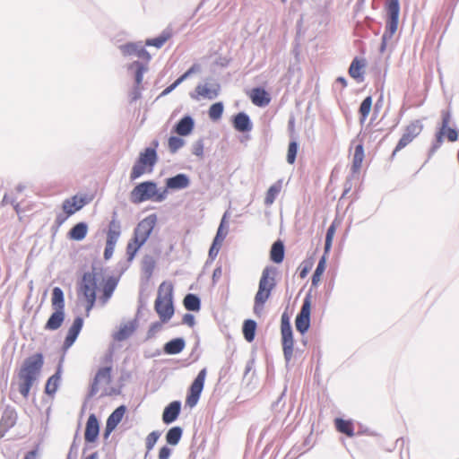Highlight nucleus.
<instances>
[{
    "mask_svg": "<svg viewBox=\"0 0 459 459\" xmlns=\"http://www.w3.org/2000/svg\"><path fill=\"white\" fill-rule=\"evenodd\" d=\"M43 365V355L41 353H35L28 357L18 370V391L24 398H28L32 385L39 377Z\"/></svg>",
    "mask_w": 459,
    "mask_h": 459,
    "instance_id": "nucleus-1",
    "label": "nucleus"
},
{
    "mask_svg": "<svg viewBox=\"0 0 459 459\" xmlns=\"http://www.w3.org/2000/svg\"><path fill=\"white\" fill-rule=\"evenodd\" d=\"M157 223V215L150 214L143 219L135 227L133 238L126 246V255L129 261H132L137 251L148 240L152 231Z\"/></svg>",
    "mask_w": 459,
    "mask_h": 459,
    "instance_id": "nucleus-2",
    "label": "nucleus"
},
{
    "mask_svg": "<svg viewBox=\"0 0 459 459\" xmlns=\"http://www.w3.org/2000/svg\"><path fill=\"white\" fill-rule=\"evenodd\" d=\"M158 147L159 141L153 140L150 147L145 148L139 153L138 159L134 164L130 173L131 180H135L143 174H149L153 171V168L158 161Z\"/></svg>",
    "mask_w": 459,
    "mask_h": 459,
    "instance_id": "nucleus-3",
    "label": "nucleus"
},
{
    "mask_svg": "<svg viewBox=\"0 0 459 459\" xmlns=\"http://www.w3.org/2000/svg\"><path fill=\"white\" fill-rule=\"evenodd\" d=\"M154 309L161 323L169 322L174 315L173 286L169 281H163L158 289Z\"/></svg>",
    "mask_w": 459,
    "mask_h": 459,
    "instance_id": "nucleus-4",
    "label": "nucleus"
},
{
    "mask_svg": "<svg viewBox=\"0 0 459 459\" xmlns=\"http://www.w3.org/2000/svg\"><path fill=\"white\" fill-rule=\"evenodd\" d=\"M275 285V269L267 266L262 273L258 290L255 296L254 313L255 315H261L264 304L269 299L272 290L274 289Z\"/></svg>",
    "mask_w": 459,
    "mask_h": 459,
    "instance_id": "nucleus-5",
    "label": "nucleus"
},
{
    "mask_svg": "<svg viewBox=\"0 0 459 459\" xmlns=\"http://www.w3.org/2000/svg\"><path fill=\"white\" fill-rule=\"evenodd\" d=\"M51 306L54 312L50 315L46 322L44 328L48 331H55L59 329L65 318V295L59 287H55L51 294Z\"/></svg>",
    "mask_w": 459,
    "mask_h": 459,
    "instance_id": "nucleus-6",
    "label": "nucleus"
},
{
    "mask_svg": "<svg viewBox=\"0 0 459 459\" xmlns=\"http://www.w3.org/2000/svg\"><path fill=\"white\" fill-rule=\"evenodd\" d=\"M97 281L93 273H85L79 283L78 296L86 301V316H88L96 301Z\"/></svg>",
    "mask_w": 459,
    "mask_h": 459,
    "instance_id": "nucleus-7",
    "label": "nucleus"
},
{
    "mask_svg": "<svg viewBox=\"0 0 459 459\" xmlns=\"http://www.w3.org/2000/svg\"><path fill=\"white\" fill-rule=\"evenodd\" d=\"M385 10L387 14V20L385 25V31L382 37V51L385 48L386 41L391 39L397 30L400 13L399 0H387V3L385 4Z\"/></svg>",
    "mask_w": 459,
    "mask_h": 459,
    "instance_id": "nucleus-8",
    "label": "nucleus"
},
{
    "mask_svg": "<svg viewBox=\"0 0 459 459\" xmlns=\"http://www.w3.org/2000/svg\"><path fill=\"white\" fill-rule=\"evenodd\" d=\"M131 201L140 204L147 200L161 201L163 195L159 193L156 183L145 181L138 184L131 192Z\"/></svg>",
    "mask_w": 459,
    "mask_h": 459,
    "instance_id": "nucleus-9",
    "label": "nucleus"
},
{
    "mask_svg": "<svg viewBox=\"0 0 459 459\" xmlns=\"http://www.w3.org/2000/svg\"><path fill=\"white\" fill-rule=\"evenodd\" d=\"M105 366L100 368L91 385V395H95L103 385H108L112 379L113 358L112 354H107L103 359Z\"/></svg>",
    "mask_w": 459,
    "mask_h": 459,
    "instance_id": "nucleus-10",
    "label": "nucleus"
},
{
    "mask_svg": "<svg viewBox=\"0 0 459 459\" xmlns=\"http://www.w3.org/2000/svg\"><path fill=\"white\" fill-rule=\"evenodd\" d=\"M281 334L284 358L290 361L293 355L294 340L290 317L286 313H283L281 317Z\"/></svg>",
    "mask_w": 459,
    "mask_h": 459,
    "instance_id": "nucleus-11",
    "label": "nucleus"
},
{
    "mask_svg": "<svg viewBox=\"0 0 459 459\" xmlns=\"http://www.w3.org/2000/svg\"><path fill=\"white\" fill-rule=\"evenodd\" d=\"M451 111L449 109H444L441 111V126L438 131L436 133V147H439L446 136L449 142H455L458 139V132L455 128L449 127L451 122Z\"/></svg>",
    "mask_w": 459,
    "mask_h": 459,
    "instance_id": "nucleus-12",
    "label": "nucleus"
},
{
    "mask_svg": "<svg viewBox=\"0 0 459 459\" xmlns=\"http://www.w3.org/2000/svg\"><path fill=\"white\" fill-rule=\"evenodd\" d=\"M423 130V125L420 120H413L410 122L404 128L403 134L398 141L392 156H394L402 149L410 144Z\"/></svg>",
    "mask_w": 459,
    "mask_h": 459,
    "instance_id": "nucleus-13",
    "label": "nucleus"
},
{
    "mask_svg": "<svg viewBox=\"0 0 459 459\" xmlns=\"http://www.w3.org/2000/svg\"><path fill=\"white\" fill-rule=\"evenodd\" d=\"M206 377V368H203L190 385L188 394L186 395V403L189 407H194L198 403L201 393L204 389V381Z\"/></svg>",
    "mask_w": 459,
    "mask_h": 459,
    "instance_id": "nucleus-14",
    "label": "nucleus"
},
{
    "mask_svg": "<svg viewBox=\"0 0 459 459\" xmlns=\"http://www.w3.org/2000/svg\"><path fill=\"white\" fill-rule=\"evenodd\" d=\"M311 299L307 296L303 301L300 312L298 314L295 325L296 329L301 333H306L310 325Z\"/></svg>",
    "mask_w": 459,
    "mask_h": 459,
    "instance_id": "nucleus-15",
    "label": "nucleus"
},
{
    "mask_svg": "<svg viewBox=\"0 0 459 459\" xmlns=\"http://www.w3.org/2000/svg\"><path fill=\"white\" fill-rule=\"evenodd\" d=\"M220 84L218 83H204L198 84L195 91L190 94L191 98L199 100L200 99L213 100L220 93Z\"/></svg>",
    "mask_w": 459,
    "mask_h": 459,
    "instance_id": "nucleus-16",
    "label": "nucleus"
},
{
    "mask_svg": "<svg viewBox=\"0 0 459 459\" xmlns=\"http://www.w3.org/2000/svg\"><path fill=\"white\" fill-rule=\"evenodd\" d=\"M87 204L83 196L74 195L63 202L62 208L67 217L81 210Z\"/></svg>",
    "mask_w": 459,
    "mask_h": 459,
    "instance_id": "nucleus-17",
    "label": "nucleus"
},
{
    "mask_svg": "<svg viewBox=\"0 0 459 459\" xmlns=\"http://www.w3.org/2000/svg\"><path fill=\"white\" fill-rule=\"evenodd\" d=\"M83 325V320L82 317L74 318L72 325L68 329L66 337L64 341L63 350L67 351L77 339Z\"/></svg>",
    "mask_w": 459,
    "mask_h": 459,
    "instance_id": "nucleus-18",
    "label": "nucleus"
},
{
    "mask_svg": "<svg viewBox=\"0 0 459 459\" xmlns=\"http://www.w3.org/2000/svg\"><path fill=\"white\" fill-rule=\"evenodd\" d=\"M100 432L99 420L95 414H91L87 420L84 439L88 443L96 441Z\"/></svg>",
    "mask_w": 459,
    "mask_h": 459,
    "instance_id": "nucleus-19",
    "label": "nucleus"
},
{
    "mask_svg": "<svg viewBox=\"0 0 459 459\" xmlns=\"http://www.w3.org/2000/svg\"><path fill=\"white\" fill-rule=\"evenodd\" d=\"M248 96L252 103L257 107H265L271 102L270 94L263 88L256 87L252 89Z\"/></svg>",
    "mask_w": 459,
    "mask_h": 459,
    "instance_id": "nucleus-20",
    "label": "nucleus"
},
{
    "mask_svg": "<svg viewBox=\"0 0 459 459\" xmlns=\"http://www.w3.org/2000/svg\"><path fill=\"white\" fill-rule=\"evenodd\" d=\"M181 403L178 401L170 403L165 407L162 414V420L166 424H169L177 420L180 413Z\"/></svg>",
    "mask_w": 459,
    "mask_h": 459,
    "instance_id": "nucleus-21",
    "label": "nucleus"
},
{
    "mask_svg": "<svg viewBox=\"0 0 459 459\" xmlns=\"http://www.w3.org/2000/svg\"><path fill=\"white\" fill-rule=\"evenodd\" d=\"M17 421V412L13 408L7 407L1 417L0 428L4 431L12 429Z\"/></svg>",
    "mask_w": 459,
    "mask_h": 459,
    "instance_id": "nucleus-22",
    "label": "nucleus"
},
{
    "mask_svg": "<svg viewBox=\"0 0 459 459\" xmlns=\"http://www.w3.org/2000/svg\"><path fill=\"white\" fill-rule=\"evenodd\" d=\"M61 374H62V368L61 366L58 367L56 372L52 375L47 380V383L45 385V393L49 395L53 396L56 392L57 391V388L60 385L61 381Z\"/></svg>",
    "mask_w": 459,
    "mask_h": 459,
    "instance_id": "nucleus-23",
    "label": "nucleus"
},
{
    "mask_svg": "<svg viewBox=\"0 0 459 459\" xmlns=\"http://www.w3.org/2000/svg\"><path fill=\"white\" fill-rule=\"evenodd\" d=\"M366 64L363 59L354 58L349 67V74L358 82L363 81L364 67Z\"/></svg>",
    "mask_w": 459,
    "mask_h": 459,
    "instance_id": "nucleus-24",
    "label": "nucleus"
},
{
    "mask_svg": "<svg viewBox=\"0 0 459 459\" xmlns=\"http://www.w3.org/2000/svg\"><path fill=\"white\" fill-rule=\"evenodd\" d=\"M136 325L134 322L122 324L119 329L114 333L113 337L117 342H122L129 338L135 331Z\"/></svg>",
    "mask_w": 459,
    "mask_h": 459,
    "instance_id": "nucleus-25",
    "label": "nucleus"
},
{
    "mask_svg": "<svg viewBox=\"0 0 459 459\" xmlns=\"http://www.w3.org/2000/svg\"><path fill=\"white\" fill-rule=\"evenodd\" d=\"M126 413V407L121 405L117 407L107 420V430L112 431L120 423Z\"/></svg>",
    "mask_w": 459,
    "mask_h": 459,
    "instance_id": "nucleus-26",
    "label": "nucleus"
},
{
    "mask_svg": "<svg viewBox=\"0 0 459 459\" xmlns=\"http://www.w3.org/2000/svg\"><path fill=\"white\" fill-rule=\"evenodd\" d=\"M365 158L364 146L360 143L354 148V153L352 157L351 171L353 173L359 172L362 163Z\"/></svg>",
    "mask_w": 459,
    "mask_h": 459,
    "instance_id": "nucleus-27",
    "label": "nucleus"
},
{
    "mask_svg": "<svg viewBox=\"0 0 459 459\" xmlns=\"http://www.w3.org/2000/svg\"><path fill=\"white\" fill-rule=\"evenodd\" d=\"M166 186L170 189H183L189 186V178L185 174H178L166 181Z\"/></svg>",
    "mask_w": 459,
    "mask_h": 459,
    "instance_id": "nucleus-28",
    "label": "nucleus"
},
{
    "mask_svg": "<svg viewBox=\"0 0 459 459\" xmlns=\"http://www.w3.org/2000/svg\"><path fill=\"white\" fill-rule=\"evenodd\" d=\"M120 235H121L120 222L116 217H114L108 224L106 241L117 243Z\"/></svg>",
    "mask_w": 459,
    "mask_h": 459,
    "instance_id": "nucleus-29",
    "label": "nucleus"
},
{
    "mask_svg": "<svg viewBox=\"0 0 459 459\" xmlns=\"http://www.w3.org/2000/svg\"><path fill=\"white\" fill-rule=\"evenodd\" d=\"M233 126L238 132H248L252 128L249 117L242 112L235 116Z\"/></svg>",
    "mask_w": 459,
    "mask_h": 459,
    "instance_id": "nucleus-30",
    "label": "nucleus"
},
{
    "mask_svg": "<svg viewBox=\"0 0 459 459\" xmlns=\"http://www.w3.org/2000/svg\"><path fill=\"white\" fill-rule=\"evenodd\" d=\"M194 128V120L192 117L186 116L182 119L175 126V132L182 136L188 135Z\"/></svg>",
    "mask_w": 459,
    "mask_h": 459,
    "instance_id": "nucleus-31",
    "label": "nucleus"
},
{
    "mask_svg": "<svg viewBox=\"0 0 459 459\" xmlns=\"http://www.w3.org/2000/svg\"><path fill=\"white\" fill-rule=\"evenodd\" d=\"M334 426L340 433L351 437L354 436V425L351 420L337 418L334 420Z\"/></svg>",
    "mask_w": 459,
    "mask_h": 459,
    "instance_id": "nucleus-32",
    "label": "nucleus"
},
{
    "mask_svg": "<svg viewBox=\"0 0 459 459\" xmlns=\"http://www.w3.org/2000/svg\"><path fill=\"white\" fill-rule=\"evenodd\" d=\"M88 232V226L85 222L75 224L68 232L70 239L80 241L82 240Z\"/></svg>",
    "mask_w": 459,
    "mask_h": 459,
    "instance_id": "nucleus-33",
    "label": "nucleus"
},
{
    "mask_svg": "<svg viewBox=\"0 0 459 459\" xmlns=\"http://www.w3.org/2000/svg\"><path fill=\"white\" fill-rule=\"evenodd\" d=\"M185 348V342L181 338H176L169 342H168L164 345V352L167 354H178L180 353L183 349Z\"/></svg>",
    "mask_w": 459,
    "mask_h": 459,
    "instance_id": "nucleus-34",
    "label": "nucleus"
},
{
    "mask_svg": "<svg viewBox=\"0 0 459 459\" xmlns=\"http://www.w3.org/2000/svg\"><path fill=\"white\" fill-rule=\"evenodd\" d=\"M270 258L273 262L280 264L284 258V246L281 240L274 242L270 252Z\"/></svg>",
    "mask_w": 459,
    "mask_h": 459,
    "instance_id": "nucleus-35",
    "label": "nucleus"
},
{
    "mask_svg": "<svg viewBox=\"0 0 459 459\" xmlns=\"http://www.w3.org/2000/svg\"><path fill=\"white\" fill-rule=\"evenodd\" d=\"M184 307L188 311H199L201 302L199 298L195 294H187L183 300Z\"/></svg>",
    "mask_w": 459,
    "mask_h": 459,
    "instance_id": "nucleus-36",
    "label": "nucleus"
},
{
    "mask_svg": "<svg viewBox=\"0 0 459 459\" xmlns=\"http://www.w3.org/2000/svg\"><path fill=\"white\" fill-rule=\"evenodd\" d=\"M256 330V323L254 320L247 319L243 324V334L245 339L251 342L255 339Z\"/></svg>",
    "mask_w": 459,
    "mask_h": 459,
    "instance_id": "nucleus-37",
    "label": "nucleus"
},
{
    "mask_svg": "<svg viewBox=\"0 0 459 459\" xmlns=\"http://www.w3.org/2000/svg\"><path fill=\"white\" fill-rule=\"evenodd\" d=\"M183 430L180 427H173L166 434V441L171 446H176L181 439Z\"/></svg>",
    "mask_w": 459,
    "mask_h": 459,
    "instance_id": "nucleus-38",
    "label": "nucleus"
},
{
    "mask_svg": "<svg viewBox=\"0 0 459 459\" xmlns=\"http://www.w3.org/2000/svg\"><path fill=\"white\" fill-rule=\"evenodd\" d=\"M372 97L368 96L364 99V100L361 102L359 113V121L360 123H364L366 119L368 118L372 107Z\"/></svg>",
    "mask_w": 459,
    "mask_h": 459,
    "instance_id": "nucleus-39",
    "label": "nucleus"
},
{
    "mask_svg": "<svg viewBox=\"0 0 459 459\" xmlns=\"http://www.w3.org/2000/svg\"><path fill=\"white\" fill-rule=\"evenodd\" d=\"M281 182L278 181L269 187L264 198V204L266 205H271L273 204L275 198L281 190Z\"/></svg>",
    "mask_w": 459,
    "mask_h": 459,
    "instance_id": "nucleus-40",
    "label": "nucleus"
},
{
    "mask_svg": "<svg viewBox=\"0 0 459 459\" xmlns=\"http://www.w3.org/2000/svg\"><path fill=\"white\" fill-rule=\"evenodd\" d=\"M326 268V260L322 256L312 276V286L316 287L321 281V277Z\"/></svg>",
    "mask_w": 459,
    "mask_h": 459,
    "instance_id": "nucleus-41",
    "label": "nucleus"
},
{
    "mask_svg": "<svg viewBox=\"0 0 459 459\" xmlns=\"http://www.w3.org/2000/svg\"><path fill=\"white\" fill-rule=\"evenodd\" d=\"M228 231L224 230V220L221 221L220 227L217 230V234L213 239V243L210 248L209 254L212 255V249H215L217 246L221 247L224 238H226Z\"/></svg>",
    "mask_w": 459,
    "mask_h": 459,
    "instance_id": "nucleus-42",
    "label": "nucleus"
},
{
    "mask_svg": "<svg viewBox=\"0 0 459 459\" xmlns=\"http://www.w3.org/2000/svg\"><path fill=\"white\" fill-rule=\"evenodd\" d=\"M130 68L135 69V74H134L135 85L142 86L143 74L147 71L146 65L141 64L138 61H135L130 65Z\"/></svg>",
    "mask_w": 459,
    "mask_h": 459,
    "instance_id": "nucleus-43",
    "label": "nucleus"
},
{
    "mask_svg": "<svg viewBox=\"0 0 459 459\" xmlns=\"http://www.w3.org/2000/svg\"><path fill=\"white\" fill-rule=\"evenodd\" d=\"M223 113V105L221 102H216L212 104L208 111L209 117L213 120L217 121L220 119Z\"/></svg>",
    "mask_w": 459,
    "mask_h": 459,
    "instance_id": "nucleus-44",
    "label": "nucleus"
},
{
    "mask_svg": "<svg viewBox=\"0 0 459 459\" xmlns=\"http://www.w3.org/2000/svg\"><path fill=\"white\" fill-rule=\"evenodd\" d=\"M184 140L177 136H171L168 141L169 149L172 153L178 152L184 145Z\"/></svg>",
    "mask_w": 459,
    "mask_h": 459,
    "instance_id": "nucleus-45",
    "label": "nucleus"
},
{
    "mask_svg": "<svg viewBox=\"0 0 459 459\" xmlns=\"http://www.w3.org/2000/svg\"><path fill=\"white\" fill-rule=\"evenodd\" d=\"M115 288H116L115 282L108 281L106 283V285L103 288V294L100 297V300L102 301L103 304L107 303L108 300L110 299Z\"/></svg>",
    "mask_w": 459,
    "mask_h": 459,
    "instance_id": "nucleus-46",
    "label": "nucleus"
},
{
    "mask_svg": "<svg viewBox=\"0 0 459 459\" xmlns=\"http://www.w3.org/2000/svg\"><path fill=\"white\" fill-rule=\"evenodd\" d=\"M160 434L158 431L151 432L145 439V446L147 452H150L154 447L156 442L160 438Z\"/></svg>",
    "mask_w": 459,
    "mask_h": 459,
    "instance_id": "nucleus-47",
    "label": "nucleus"
},
{
    "mask_svg": "<svg viewBox=\"0 0 459 459\" xmlns=\"http://www.w3.org/2000/svg\"><path fill=\"white\" fill-rule=\"evenodd\" d=\"M298 152V143L293 141L289 143L288 152H287V161L290 164H293L296 160V155Z\"/></svg>",
    "mask_w": 459,
    "mask_h": 459,
    "instance_id": "nucleus-48",
    "label": "nucleus"
},
{
    "mask_svg": "<svg viewBox=\"0 0 459 459\" xmlns=\"http://www.w3.org/2000/svg\"><path fill=\"white\" fill-rule=\"evenodd\" d=\"M335 231H336V227H335L334 223H332V225L327 230L326 236H325V252H328L331 248Z\"/></svg>",
    "mask_w": 459,
    "mask_h": 459,
    "instance_id": "nucleus-49",
    "label": "nucleus"
},
{
    "mask_svg": "<svg viewBox=\"0 0 459 459\" xmlns=\"http://www.w3.org/2000/svg\"><path fill=\"white\" fill-rule=\"evenodd\" d=\"M169 39V36H160L155 39H148L146 41V45L148 46H153L156 48H161L165 42Z\"/></svg>",
    "mask_w": 459,
    "mask_h": 459,
    "instance_id": "nucleus-50",
    "label": "nucleus"
},
{
    "mask_svg": "<svg viewBox=\"0 0 459 459\" xmlns=\"http://www.w3.org/2000/svg\"><path fill=\"white\" fill-rule=\"evenodd\" d=\"M116 244L117 243L106 241V247L104 250L105 260H108L112 257Z\"/></svg>",
    "mask_w": 459,
    "mask_h": 459,
    "instance_id": "nucleus-51",
    "label": "nucleus"
},
{
    "mask_svg": "<svg viewBox=\"0 0 459 459\" xmlns=\"http://www.w3.org/2000/svg\"><path fill=\"white\" fill-rule=\"evenodd\" d=\"M200 71V65L197 64L193 65L186 73H184L180 77H178L179 82H184L186 78H188L193 74H195Z\"/></svg>",
    "mask_w": 459,
    "mask_h": 459,
    "instance_id": "nucleus-52",
    "label": "nucleus"
},
{
    "mask_svg": "<svg viewBox=\"0 0 459 459\" xmlns=\"http://www.w3.org/2000/svg\"><path fill=\"white\" fill-rule=\"evenodd\" d=\"M138 47L135 44H127L122 47V50L126 55H136Z\"/></svg>",
    "mask_w": 459,
    "mask_h": 459,
    "instance_id": "nucleus-53",
    "label": "nucleus"
},
{
    "mask_svg": "<svg viewBox=\"0 0 459 459\" xmlns=\"http://www.w3.org/2000/svg\"><path fill=\"white\" fill-rule=\"evenodd\" d=\"M135 56L144 60L146 63H148L151 59L150 54L143 48H138Z\"/></svg>",
    "mask_w": 459,
    "mask_h": 459,
    "instance_id": "nucleus-54",
    "label": "nucleus"
},
{
    "mask_svg": "<svg viewBox=\"0 0 459 459\" xmlns=\"http://www.w3.org/2000/svg\"><path fill=\"white\" fill-rule=\"evenodd\" d=\"M171 455V450L168 446H162L159 451V459H169Z\"/></svg>",
    "mask_w": 459,
    "mask_h": 459,
    "instance_id": "nucleus-55",
    "label": "nucleus"
},
{
    "mask_svg": "<svg viewBox=\"0 0 459 459\" xmlns=\"http://www.w3.org/2000/svg\"><path fill=\"white\" fill-rule=\"evenodd\" d=\"M143 89V86H136L134 85V90L131 92V100L135 101L141 97V91Z\"/></svg>",
    "mask_w": 459,
    "mask_h": 459,
    "instance_id": "nucleus-56",
    "label": "nucleus"
},
{
    "mask_svg": "<svg viewBox=\"0 0 459 459\" xmlns=\"http://www.w3.org/2000/svg\"><path fill=\"white\" fill-rule=\"evenodd\" d=\"M182 82H179V79L178 78L171 85L167 87L161 93L160 96H165L171 92L178 85H179Z\"/></svg>",
    "mask_w": 459,
    "mask_h": 459,
    "instance_id": "nucleus-57",
    "label": "nucleus"
},
{
    "mask_svg": "<svg viewBox=\"0 0 459 459\" xmlns=\"http://www.w3.org/2000/svg\"><path fill=\"white\" fill-rule=\"evenodd\" d=\"M193 153L198 157H202L204 154V145L202 143H197L194 146Z\"/></svg>",
    "mask_w": 459,
    "mask_h": 459,
    "instance_id": "nucleus-58",
    "label": "nucleus"
},
{
    "mask_svg": "<svg viewBox=\"0 0 459 459\" xmlns=\"http://www.w3.org/2000/svg\"><path fill=\"white\" fill-rule=\"evenodd\" d=\"M162 324L161 321L160 322H156V323H153L151 327H150V330H149V334L150 335H154L155 333H157L159 330H160L161 326H162Z\"/></svg>",
    "mask_w": 459,
    "mask_h": 459,
    "instance_id": "nucleus-59",
    "label": "nucleus"
},
{
    "mask_svg": "<svg viewBox=\"0 0 459 459\" xmlns=\"http://www.w3.org/2000/svg\"><path fill=\"white\" fill-rule=\"evenodd\" d=\"M183 323L189 325V326H193L195 325V317L193 315L191 314H186L184 316H183Z\"/></svg>",
    "mask_w": 459,
    "mask_h": 459,
    "instance_id": "nucleus-60",
    "label": "nucleus"
},
{
    "mask_svg": "<svg viewBox=\"0 0 459 459\" xmlns=\"http://www.w3.org/2000/svg\"><path fill=\"white\" fill-rule=\"evenodd\" d=\"M310 269H311V265L310 264L304 265V267H302L300 272H299V277L301 279H304L307 275V273L310 271Z\"/></svg>",
    "mask_w": 459,
    "mask_h": 459,
    "instance_id": "nucleus-61",
    "label": "nucleus"
},
{
    "mask_svg": "<svg viewBox=\"0 0 459 459\" xmlns=\"http://www.w3.org/2000/svg\"><path fill=\"white\" fill-rule=\"evenodd\" d=\"M336 82H339L342 88H345L347 86V81L344 77H338L336 79Z\"/></svg>",
    "mask_w": 459,
    "mask_h": 459,
    "instance_id": "nucleus-62",
    "label": "nucleus"
},
{
    "mask_svg": "<svg viewBox=\"0 0 459 459\" xmlns=\"http://www.w3.org/2000/svg\"><path fill=\"white\" fill-rule=\"evenodd\" d=\"M84 459H97V455H96V453H93V454H91V455L87 456Z\"/></svg>",
    "mask_w": 459,
    "mask_h": 459,
    "instance_id": "nucleus-63",
    "label": "nucleus"
},
{
    "mask_svg": "<svg viewBox=\"0 0 459 459\" xmlns=\"http://www.w3.org/2000/svg\"><path fill=\"white\" fill-rule=\"evenodd\" d=\"M30 456H34V453H33V452L29 453V454L26 455V458H25V459H30Z\"/></svg>",
    "mask_w": 459,
    "mask_h": 459,
    "instance_id": "nucleus-64",
    "label": "nucleus"
}]
</instances>
